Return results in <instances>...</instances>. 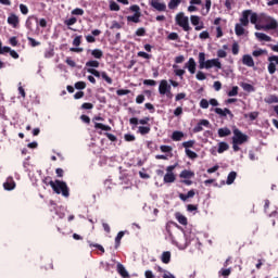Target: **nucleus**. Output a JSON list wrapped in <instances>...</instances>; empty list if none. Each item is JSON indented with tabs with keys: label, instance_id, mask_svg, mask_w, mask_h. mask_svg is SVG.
Segmentation results:
<instances>
[{
	"label": "nucleus",
	"instance_id": "de8ad7c7",
	"mask_svg": "<svg viewBox=\"0 0 278 278\" xmlns=\"http://www.w3.org/2000/svg\"><path fill=\"white\" fill-rule=\"evenodd\" d=\"M182 147H184L185 149H192V147H194V140L185 141V142L182 143Z\"/></svg>",
	"mask_w": 278,
	"mask_h": 278
},
{
	"label": "nucleus",
	"instance_id": "603ef678",
	"mask_svg": "<svg viewBox=\"0 0 278 278\" xmlns=\"http://www.w3.org/2000/svg\"><path fill=\"white\" fill-rule=\"evenodd\" d=\"M73 45L74 47H79V45H81V35L76 36L73 40Z\"/></svg>",
	"mask_w": 278,
	"mask_h": 278
},
{
	"label": "nucleus",
	"instance_id": "052dcab7",
	"mask_svg": "<svg viewBox=\"0 0 278 278\" xmlns=\"http://www.w3.org/2000/svg\"><path fill=\"white\" fill-rule=\"evenodd\" d=\"M129 92H131L130 90H127V89H118L116 91V93L118 94V97H123L125 94H129Z\"/></svg>",
	"mask_w": 278,
	"mask_h": 278
},
{
	"label": "nucleus",
	"instance_id": "4d7b16f0",
	"mask_svg": "<svg viewBox=\"0 0 278 278\" xmlns=\"http://www.w3.org/2000/svg\"><path fill=\"white\" fill-rule=\"evenodd\" d=\"M195 77L199 81H204V79H206L205 74L203 72H198Z\"/></svg>",
	"mask_w": 278,
	"mask_h": 278
},
{
	"label": "nucleus",
	"instance_id": "1a4fd4ad",
	"mask_svg": "<svg viewBox=\"0 0 278 278\" xmlns=\"http://www.w3.org/2000/svg\"><path fill=\"white\" fill-rule=\"evenodd\" d=\"M204 68H217L218 71H220V68H223V64L220 63L219 59H211L206 60V65H204Z\"/></svg>",
	"mask_w": 278,
	"mask_h": 278
},
{
	"label": "nucleus",
	"instance_id": "4c0bfd02",
	"mask_svg": "<svg viewBox=\"0 0 278 278\" xmlns=\"http://www.w3.org/2000/svg\"><path fill=\"white\" fill-rule=\"evenodd\" d=\"M218 275L220 277H229V275H231V268H222Z\"/></svg>",
	"mask_w": 278,
	"mask_h": 278
},
{
	"label": "nucleus",
	"instance_id": "423d86ee",
	"mask_svg": "<svg viewBox=\"0 0 278 278\" xmlns=\"http://www.w3.org/2000/svg\"><path fill=\"white\" fill-rule=\"evenodd\" d=\"M232 142H235V144H244L245 142H249V136L240 131V129L235 128Z\"/></svg>",
	"mask_w": 278,
	"mask_h": 278
},
{
	"label": "nucleus",
	"instance_id": "338daca9",
	"mask_svg": "<svg viewBox=\"0 0 278 278\" xmlns=\"http://www.w3.org/2000/svg\"><path fill=\"white\" fill-rule=\"evenodd\" d=\"M163 278H175V275L170 274V271L166 270L162 275Z\"/></svg>",
	"mask_w": 278,
	"mask_h": 278
},
{
	"label": "nucleus",
	"instance_id": "ea45409f",
	"mask_svg": "<svg viewBox=\"0 0 278 278\" xmlns=\"http://www.w3.org/2000/svg\"><path fill=\"white\" fill-rule=\"evenodd\" d=\"M186 155H188L190 160H197L199 157V155L190 149H186Z\"/></svg>",
	"mask_w": 278,
	"mask_h": 278
},
{
	"label": "nucleus",
	"instance_id": "e2e57ef3",
	"mask_svg": "<svg viewBox=\"0 0 278 278\" xmlns=\"http://www.w3.org/2000/svg\"><path fill=\"white\" fill-rule=\"evenodd\" d=\"M72 14H74L75 16H83L84 10L83 9H74L72 11Z\"/></svg>",
	"mask_w": 278,
	"mask_h": 278
},
{
	"label": "nucleus",
	"instance_id": "393cba45",
	"mask_svg": "<svg viewBox=\"0 0 278 278\" xmlns=\"http://www.w3.org/2000/svg\"><path fill=\"white\" fill-rule=\"evenodd\" d=\"M182 139H184V132L182 131L176 130V131L173 132L172 140H174L175 142H179Z\"/></svg>",
	"mask_w": 278,
	"mask_h": 278
},
{
	"label": "nucleus",
	"instance_id": "79ce46f5",
	"mask_svg": "<svg viewBox=\"0 0 278 278\" xmlns=\"http://www.w3.org/2000/svg\"><path fill=\"white\" fill-rule=\"evenodd\" d=\"M149 131H151V128H150V127H147V126H140V127H139V132H140L142 136H146V134H149Z\"/></svg>",
	"mask_w": 278,
	"mask_h": 278
},
{
	"label": "nucleus",
	"instance_id": "3c124183",
	"mask_svg": "<svg viewBox=\"0 0 278 278\" xmlns=\"http://www.w3.org/2000/svg\"><path fill=\"white\" fill-rule=\"evenodd\" d=\"M28 42L30 43V47H40V41H36V39L28 37Z\"/></svg>",
	"mask_w": 278,
	"mask_h": 278
},
{
	"label": "nucleus",
	"instance_id": "7ed1b4c3",
	"mask_svg": "<svg viewBox=\"0 0 278 278\" xmlns=\"http://www.w3.org/2000/svg\"><path fill=\"white\" fill-rule=\"evenodd\" d=\"M175 23L176 25H178V27H181L184 31H190V29H192V27H190V18H188V16H186V13L184 12H179L176 14Z\"/></svg>",
	"mask_w": 278,
	"mask_h": 278
},
{
	"label": "nucleus",
	"instance_id": "6e6552de",
	"mask_svg": "<svg viewBox=\"0 0 278 278\" xmlns=\"http://www.w3.org/2000/svg\"><path fill=\"white\" fill-rule=\"evenodd\" d=\"M268 62L269 64H268L267 71L269 75H275L278 66V56L277 55L269 56Z\"/></svg>",
	"mask_w": 278,
	"mask_h": 278
},
{
	"label": "nucleus",
	"instance_id": "37998d69",
	"mask_svg": "<svg viewBox=\"0 0 278 278\" xmlns=\"http://www.w3.org/2000/svg\"><path fill=\"white\" fill-rule=\"evenodd\" d=\"M238 86L232 87L230 91H228V97H238Z\"/></svg>",
	"mask_w": 278,
	"mask_h": 278
},
{
	"label": "nucleus",
	"instance_id": "f03ea898",
	"mask_svg": "<svg viewBox=\"0 0 278 278\" xmlns=\"http://www.w3.org/2000/svg\"><path fill=\"white\" fill-rule=\"evenodd\" d=\"M50 186L52 188V190L56 193V194H62L63 197L67 198L70 192H68V186L66 185V182L62 181V180H51Z\"/></svg>",
	"mask_w": 278,
	"mask_h": 278
},
{
	"label": "nucleus",
	"instance_id": "69168bd1",
	"mask_svg": "<svg viewBox=\"0 0 278 278\" xmlns=\"http://www.w3.org/2000/svg\"><path fill=\"white\" fill-rule=\"evenodd\" d=\"M184 114V109L181 106H178L174 111V115L181 116Z\"/></svg>",
	"mask_w": 278,
	"mask_h": 278
},
{
	"label": "nucleus",
	"instance_id": "72a5a7b5",
	"mask_svg": "<svg viewBox=\"0 0 278 278\" xmlns=\"http://www.w3.org/2000/svg\"><path fill=\"white\" fill-rule=\"evenodd\" d=\"M164 181L165 184H173L175 181V174L173 173L165 174Z\"/></svg>",
	"mask_w": 278,
	"mask_h": 278
},
{
	"label": "nucleus",
	"instance_id": "09e8293b",
	"mask_svg": "<svg viewBox=\"0 0 278 278\" xmlns=\"http://www.w3.org/2000/svg\"><path fill=\"white\" fill-rule=\"evenodd\" d=\"M34 16H29L28 18H27V21H26V27H27V29H33V25H34Z\"/></svg>",
	"mask_w": 278,
	"mask_h": 278
},
{
	"label": "nucleus",
	"instance_id": "774afa93",
	"mask_svg": "<svg viewBox=\"0 0 278 278\" xmlns=\"http://www.w3.org/2000/svg\"><path fill=\"white\" fill-rule=\"evenodd\" d=\"M144 277L146 278H155V275H153V271H151V270H146Z\"/></svg>",
	"mask_w": 278,
	"mask_h": 278
},
{
	"label": "nucleus",
	"instance_id": "bb28decb",
	"mask_svg": "<svg viewBox=\"0 0 278 278\" xmlns=\"http://www.w3.org/2000/svg\"><path fill=\"white\" fill-rule=\"evenodd\" d=\"M175 218L178 220L180 225H188V218L184 216L181 213H176Z\"/></svg>",
	"mask_w": 278,
	"mask_h": 278
},
{
	"label": "nucleus",
	"instance_id": "dca6fc26",
	"mask_svg": "<svg viewBox=\"0 0 278 278\" xmlns=\"http://www.w3.org/2000/svg\"><path fill=\"white\" fill-rule=\"evenodd\" d=\"M255 38L261 42H273V38L264 33H255Z\"/></svg>",
	"mask_w": 278,
	"mask_h": 278
},
{
	"label": "nucleus",
	"instance_id": "c85d7f7f",
	"mask_svg": "<svg viewBox=\"0 0 278 278\" xmlns=\"http://www.w3.org/2000/svg\"><path fill=\"white\" fill-rule=\"evenodd\" d=\"M236 177H238V174L236 172H230L226 180L227 186H231V184L236 181Z\"/></svg>",
	"mask_w": 278,
	"mask_h": 278
},
{
	"label": "nucleus",
	"instance_id": "2f4dec72",
	"mask_svg": "<svg viewBox=\"0 0 278 278\" xmlns=\"http://www.w3.org/2000/svg\"><path fill=\"white\" fill-rule=\"evenodd\" d=\"M127 21L130 23H140V13L127 16Z\"/></svg>",
	"mask_w": 278,
	"mask_h": 278
},
{
	"label": "nucleus",
	"instance_id": "7c9ffc66",
	"mask_svg": "<svg viewBox=\"0 0 278 278\" xmlns=\"http://www.w3.org/2000/svg\"><path fill=\"white\" fill-rule=\"evenodd\" d=\"M90 51H91V55L96 58V60H101V58H103V51L101 49H94Z\"/></svg>",
	"mask_w": 278,
	"mask_h": 278
},
{
	"label": "nucleus",
	"instance_id": "473e14b6",
	"mask_svg": "<svg viewBox=\"0 0 278 278\" xmlns=\"http://www.w3.org/2000/svg\"><path fill=\"white\" fill-rule=\"evenodd\" d=\"M161 260L163 262V264H169L170 263V252H163Z\"/></svg>",
	"mask_w": 278,
	"mask_h": 278
},
{
	"label": "nucleus",
	"instance_id": "c03bdc74",
	"mask_svg": "<svg viewBox=\"0 0 278 278\" xmlns=\"http://www.w3.org/2000/svg\"><path fill=\"white\" fill-rule=\"evenodd\" d=\"M241 87H242L243 90H245L247 92H253V90H254L251 84L243 83V84L241 85Z\"/></svg>",
	"mask_w": 278,
	"mask_h": 278
},
{
	"label": "nucleus",
	"instance_id": "4468645a",
	"mask_svg": "<svg viewBox=\"0 0 278 278\" xmlns=\"http://www.w3.org/2000/svg\"><path fill=\"white\" fill-rule=\"evenodd\" d=\"M213 111L215 114H218V116H230V118H233V113H231L229 109L216 108Z\"/></svg>",
	"mask_w": 278,
	"mask_h": 278
},
{
	"label": "nucleus",
	"instance_id": "4be33fe9",
	"mask_svg": "<svg viewBox=\"0 0 278 278\" xmlns=\"http://www.w3.org/2000/svg\"><path fill=\"white\" fill-rule=\"evenodd\" d=\"M207 64V61H205V52L199 53V68L203 70L205 68V65Z\"/></svg>",
	"mask_w": 278,
	"mask_h": 278
},
{
	"label": "nucleus",
	"instance_id": "8fccbe9b",
	"mask_svg": "<svg viewBox=\"0 0 278 278\" xmlns=\"http://www.w3.org/2000/svg\"><path fill=\"white\" fill-rule=\"evenodd\" d=\"M87 73H90L94 77H101V73H99V71H97L94 68H87Z\"/></svg>",
	"mask_w": 278,
	"mask_h": 278
},
{
	"label": "nucleus",
	"instance_id": "0eeeda50",
	"mask_svg": "<svg viewBox=\"0 0 278 278\" xmlns=\"http://www.w3.org/2000/svg\"><path fill=\"white\" fill-rule=\"evenodd\" d=\"M149 3L153 10H156V12H166L167 10L166 2L163 0H150Z\"/></svg>",
	"mask_w": 278,
	"mask_h": 278
},
{
	"label": "nucleus",
	"instance_id": "a211bd4d",
	"mask_svg": "<svg viewBox=\"0 0 278 278\" xmlns=\"http://www.w3.org/2000/svg\"><path fill=\"white\" fill-rule=\"evenodd\" d=\"M8 23H9V25H11L14 28L18 27V23H20L18 16L16 14H11L8 17Z\"/></svg>",
	"mask_w": 278,
	"mask_h": 278
},
{
	"label": "nucleus",
	"instance_id": "a18cd8bd",
	"mask_svg": "<svg viewBox=\"0 0 278 278\" xmlns=\"http://www.w3.org/2000/svg\"><path fill=\"white\" fill-rule=\"evenodd\" d=\"M244 116H245V118H249V117H250V121H255V118H257V116H260V113H257V112H252V113H250V114H245Z\"/></svg>",
	"mask_w": 278,
	"mask_h": 278
},
{
	"label": "nucleus",
	"instance_id": "bf43d9fd",
	"mask_svg": "<svg viewBox=\"0 0 278 278\" xmlns=\"http://www.w3.org/2000/svg\"><path fill=\"white\" fill-rule=\"evenodd\" d=\"M110 9L113 11V12H118V10H121V7H118V3L116 2H112L110 4Z\"/></svg>",
	"mask_w": 278,
	"mask_h": 278
},
{
	"label": "nucleus",
	"instance_id": "f3484780",
	"mask_svg": "<svg viewBox=\"0 0 278 278\" xmlns=\"http://www.w3.org/2000/svg\"><path fill=\"white\" fill-rule=\"evenodd\" d=\"M3 188L4 190H14V188H16V182H14V178L9 177L3 184Z\"/></svg>",
	"mask_w": 278,
	"mask_h": 278
},
{
	"label": "nucleus",
	"instance_id": "f8f14e48",
	"mask_svg": "<svg viewBox=\"0 0 278 278\" xmlns=\"http://www.w3.org/2000/svg\"><path fill=\"white\" fill-rule=\"evenodd\" d=\"M202 3H203L202 0H190L187 11L190 13L199 12V8H197V5H201Z\"/></svg>",
	"mask_w": 278,
	"mask_h": 278
},
{
	"label": "nucleus",
	"instance_id": "a878e982",
	"mask_svg": "<svg viewBox=\"0 0 278 278\" xmlns=\"http://www.w3.org/2000/svg\"><path fill=\"white\" fill-rule=\"evenodd\" d=\"M225 151H229V143L222 141L218 143L217 153H225Z\"/></svg>",
	"mask_w": 278,
	"mask_h": 278
},
{
	"label": "nucleus",
	"instance_id": "680f3d73",
	"mask_svg": "<svg viewBox=\"0 0 278 278\" xmlns=\"http://www.w3.org/2000/svg\"><path fill=\"white\" fill-rule=\"evenodd\" d=\"M168 40H179V35L177 33H170L167 36Z\"/></svg>",
	"mask_w": 278,
	"mask_h": 278
},
{
	"label": "nucleus",
	"instance_id": "49530a36",
	"mask_svg": "<svg viewBox=\"0 0 278 278\" xmlns=\"http://www.w3.org/2000/svg\"><path fill=\"white\" fill-rule=\"evenodd\" d=\"M238 53H240V45H238V42H235L232 45V54L238 55Z\"/></svg>",
	"mask_w": 278,
	"mask_h": 278
},
{
	"label": "nucleus",
	"instance_id": "412c9836",
	"mask_svg": "<svg viewBox=\"0 0 278 278\" xmlns=\"http://www.w3.org/2000/svg\"><path fill=\"white\" fill-rule=\"evenodd\" d=\"M217 134L219 138H227V136H231V129L228 127L219 128Z\"/></svg>",
	"mask_w": 278,
	"mask_h": 278
},
{
	"label": "nucleus",
	"instance_id": "5fc2aeb1",
	"mask_svg": "<svg viewBox=\"0 0 278 278\" xmlns=\"http://www.w3.org/2000/svg\"><path fill=\"white\" fill-rule=\"evenodd\" d=\"M144 86H157V81L153 79H146L143 80Z\"/></svg>",
	"mask_w": 278,
	"mask_h": 278
},
{
	"label": "nucleus",
	"instance_id": "e433bc0d",
	"mask_svg": "<svg viewBox=\"0 0 278 278\" xmlns=\"http://www.w3.org/2000/svg\"><path fill=\"white\" fill-rule=\"evenodd\" d=\"M267 53H268L267 50L258 49V50H254V51L252 52V55H253L254 58H260V56H262V55H266Z\"/></svg>",
	"mask_w": 278,
	"mask_h": 278
},
{
	"label": "nucleus",
	"instance_id": "f704fd0d",
	"mask_svg": "<svg viewBox=\"0 0 278 278\" xmlns=\"http://www.w3.org/2000/svg\"><path fill=\"white\" fill-rule=\"evenodd\" d=\"M96 129H102V131H112V127L103 125L101 123H94Z\"/></svg>",
	"mask_w": 278,
	"mask_h": 278
},
{
	"label": "nucleus",
	"instance_id": "20e7f679",
	"mask_svg": "<svg viewBox=\"0 0 278 278\" xmlns=\"http://www.w3.org/2000/svg\"><path fill=\"white\" fill-rule=\"evenodd\" d=\"M173 242H175L178 249L184 250L190 244V239H188V235L184 231H179L176 233L174 238H172Z\"/></svg>",
	"mask_w": 278,
	"mask_h": 278
},
{
	"label": "nucleus",
	"instance_id": "6e6d98bb",
	"mask_svg": "<svg viewBox=\"0 0 278 278\" xmlns=\"http://www.w3.org/2000/svg\"><path fill=\"white\" fill-rule=\"evenodd\" d=\"M101 77L105 80L106 84H112V78H110L105 72L101 73Z\"/></svg>",
	"mask_w": 278,
	"mask_h": 278
},
{
	"label": "nucleus",
	"instance_id": "864d4df0",
	"mask_svg": "<svg viewBox=\"0 0 278 278\" xmlns=\"http://www.w3.org/2000/svg\"><path fill=\"white\" fill-rule=\"evenodd\" d=\"M76 90H84L86 88V84L84 81H78L75 84Z\"/></svg>",
	"mask_w": 278,
	"mask_h": 278
},
{
	"label": "nucleus",
	"instance_id": "f257e3e1",
	"mask_svg": "<svg viewBox=\"0 0 278 278\" xmlns=\"http://www.w3.org/2000/svg\"><path fill=\"white\" fill-rule=\"evenodd\" d=\"M278 28V22L273 16L266 13H260V23L256 24L258 31H270Z\"/></svg>",
	"mask_w": 278,
	"mask_h": 278
},
{
	"label": "nucleus",
	"instance_id": "13d9d810",
	"mask_svg": "<svg viewBox=\"0 0 278 278\" xmlns=\"http://www.w3.org/2000/svg\"><path fill=\"white\" fill-rule=\"evenodd\" d=\"M75 23H77V17H72L65 21V25H67L68 27H71V25H75Z\"/></svg>",
	"mask_w": 278,
	"mask_h": 278
},
{
	"label": "nucleus",
	"instance_id": "2eb2a0df",
	"mask_svg": "<svg viewBox=\"0 0 278 278\" xmlns=\"http://www.w3.org/2000/svg\"><path fill=\"white\" fill-rule=\"evenodd\" d=\"M242 64H244V66L253 68V66H255V61H253V56H251V54H245L242 56Z\"/></svg>",
	"mask_w": 278,
	"mask_h": 278
},
{
	"label": "nucleus",
	"instance_id": "a19ab883",
	"mask_svg": "<svg viewBox=\"0 0 278 278\" xmlns=\"http://www.w3.org/2000/svg\"><path fill=\"white\" fill-rule=\"evenodd\" d=\"M200 108H202V110H207V108H210V101H207V99H202L200 101Z\"/></svg>",
	"mask_w": 278,
	"mask_h": 278
},
{
	"label": "nucleus",
	"instance_id": "5701e85b",
	"mask_svg": "<svg viewBox=\"0 0 278 278\" xmlns=\"http://www.w3.org/2000/svg\"><path fill=\"white\" fill-rule=\"evenodd\" d=\"M117 273L124 278L129 277V273H127V269H125V266L121 263L117 264Z\"/></svg>",
	"mask_w": 278,
	"mask_h": 278
},
{
	"label": "nucleus",
	"instance_id": "ddd939ff",
	"mask_svg": "<svg viewBox=\"0 0 278 278\" xmlns=\"http://www.w3.org/2000/svg\"><path fill=\"white\" fill-rule=\"evenodd\" d=\"M185 68H188L189 73L194 75V73H197V61L190 58L189 61L185 64Z\"/></svg>",
	"mask_w": 278,
	"mask_h": 278
},
{
	"label": "nucleus",
	"instance_id": "aec40b11",
	"mask_svg": "<svg viewBox=\"0 0 278 278\" xmlns=\"http://www.w3.org/2000/svg\"><path fill=\"white\" fill-rule=\"evenodd\" d=\"M250 22L252 23V25H254L255 27L257 25H260V14L251 11L250 13Z\"/></svg>",
	"mask_w": 278,
	"mask_h": 278
},
{
	"label": "nucleus",
	"instance_id": "58836bf2",
	"mask_svg": "<svg viewBox=\"0 0 278 278\" xmlns=\"http://www.w3.org/2000/svg\"><path fill=\"white\" fill-rule=\"evenodd\" d=\"M86 68H99V61H88Z\"/></svg>",
	"mask_w": 278,
	"mask_h": 278
},
{
	"label": "nucleus",
	"instance_id": "9d476101",
	"mask_svg": "<svg viewBox=\"0 0 278 278\" xmlns=\"http://www.w3.org/2000/svg\"><path fill=\"white\" fill-rule=\"evenodd\" d=\"M191 24L194 26L195 31H201L204 28L203 22H201V17L198 15L190 16Z\"/></svg>",
	"mask_w": 278,
	"mask_h": 278
},
{
	"label": "nucleus",
	"instance_id": "b1692460",
	"mask_svg": "<svg viewBox=\"0 0 278 278\" xmlns=\"http://www.w3.org/2000/svg\"><path fill=\"white\" fill-rule=\"evenodd\" d=\"M194 177V172L185 169L180 173V178L181 179H192Z\"/></svg>",
	"mask_w": 278,
	"mask_h": 278
},
{
	"label": "nucleus",
	"instance_id": "9b49d317",
	"mask_svg": "<svg viewBox=\"0 0 278 278\" xmlns=\"http://www.w3.org/2000/svg\"><path fill=\"white\" fill-rule=\"evenodd\" d=\"M249 16H251V10H244L241 13V17L239 18V24L243 25V27H248L249 25Z\"/></svg>",
	"mask_w": 278,
	"mask_h": 278
},
{
	"label": "nucleus",
	"instance_id": "c756f323",
	"mask_svg": "<svg viewBox=\"0 0 278 278\" xmlns=\"http://www.w3.org/2000/svg\"><path fill=\"white\" fill-rule=\"evenodd\" d=\"M235 34L237 36H244V25L236 24V26H235Z\"/></svg>",
	"mask_w": 278,
	"mask_h": 278
},
{
	"label": "nucleus",
	"instance_id": "c9c22d12",
	"mask_svg": "<svg viewBox=\"0 0 278 278\" xmlns=\"http://www.w3.org/2000/svg\"><path fill=\"white\" fill-rule=\"evenodd\" d=\"M123 236H125V231H119L115 238V249L121 247V240H123Z\"/></svg>",
	"mask_w": 278,
	"mask_h": 278
},
{
	"label": "nucleus",
	"instance_id": "39448f33",
	"mask_svg": "<svg viewBox=\"0 0 278 278\" xmlns=\"http://www.w3.org/2000/svg\"><path fill=\"white\" fill-rule=\"evenodd\" d=\"M170 90H172V87L168 84V80L163 79L160 81L159 92L162 97H164L165 94L167 99H173V92Z\"/></svg>",
	"mask_w": 278,
	"mask_h": 278
},
{
	"label": "nucleus",
	"instance_id": "6ab92c4d",
	"mask_svg": "<svg viewBox=\"0 0 278 278\" xmlns=\"http://www.w3.org/2000/svg\"><path fill=\"white\" fill-rule=\"evenodd\" d=\"M210 10H212V0H205L204 8L202 7L201 11L202 16H207Z\"/></svg>",
	"mask_w": 278,
	"mask_h": 278
},
{
	"label": "nucleus",
	"instance_id": "0e129e2a",
	"mask_svg": "<svg viewBox=\"0 0 278 278\" xmlns=\"http://www.w3.org/2000/svg\"><path fill=\"white\" fill-rule=\"evenodd\" d=\"M20 10H21L22 14H28L29 13V9L25 4H20Z\"/></svg>",
	"mask_w": 278,
	"mask_h": 278
},
{
	"label": "nucleus",
	"instance_id": "cd10ccee",
	"mask_svg": "<svg viewBox=\"0 0 278 278\" xmlns=\"http://www.w3.org/2000/svg\"><path fill=\"white\" fill-rule=\"evenodd\" d=\"M181 5V0H170L167 4L169 10H177Z\"/></svg>",
	"mask_w": 278,
	"mask_h": 278
}]
</instances>
